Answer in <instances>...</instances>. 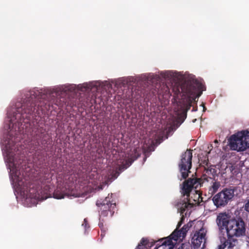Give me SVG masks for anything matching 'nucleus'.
I'll return each instance as SVG.
<instances>
[{
  "label": "nucleus",
  "instance_id": "f257e3e1",
  "mask_svg": "<svg viewBox=\"0 0 249 249\" xmlns=\"http://www.w3.org/2000/svg\"><path fill=\"white\" fill-rule=\"evenodd\" d=\"M73 94L70 86H61L53 89L48 97L40 93L37 90L33 89L28 92L22 107L23 109H58L69 104L68 99Z\"/></svg>",
  "mask_w": 249,
  "mask_h": 249
},
{
  "label": "nucleus",
  "instance_id": "f03ea898",
  "mask_svg": "<svg viewBox=\"0 0 249 249\" xmlns=\"http://www.w3.org/2000/svg\"><path fill=\"white\" fill-rule=\"evenodd\" d=\"M204 86L196 79L191 78L185 81L181 85L175 84L172 88L175 96L182 94L179 101V109H197V102L202 94Z\"/></svg>",
  "mask_w": 249,
  "mask_h": 249
},
{
  "label": "nucleus",
  "instance_id": "7ed1b4c3",
  "mask_svg": "<svg viewBox=\"0 0 249 249\" xmlns=\"http://www.w3.org/2000/svg\"><path fill=\"white\" fill-rule=\"evenodd\" d=\"M13 110H9L7 112V118L5 122L4 128L8 132L5 141V151L6 153V162L8 169L9 170V178L16 195V164L15 156L16 150V116Z\"/></svg>",
  "mask_w": 249,
  "mask_h": 249
},
{
  "label": "nucleus",
  "instance_id": "20e7f679",
  "mask_svg": "<svg viewBox=\"0 0 249 249\" xmlns=\"http://www.w3.org/2000/svg\"><path fill=\"white\" fill-rule=\"evenodd\" d=\"M191 227V223H187L184 225L180 230L176 229L169 236V238H163L157 241H153L150 242L147 238H142L135 249H149L155 245L156 242H159V243L157 245L154 249H158L161 245L165 246H173L174 243L172 242V240L177 242L178 240L180 239L181 238H183L185 237L187 232Z\"/></svg>",
  "mask_w": 249,
  "mask_h": 249
},
{
  "label": "nucleus",
  "instance_id": "39448f33",
  "mask_svg": "<svg viewBox=\"0 0 249 249\" xmlns=\"http://www.w3.org/2000/svg\"><path fill=\"white\" fill-rule=\"evenodd\" d=\"M246 231L245 223L241 217L231 219L229 221L228 228L227 229L228 239H224L223 244L219 246V249H232L236 246L238 241L234 236L239 237L245 234Z\"/></svg>",
  "mask_w": 249,
  "mask_h": 249
},
{
  "label": "nucleus",
  "instance_id": "423d86ee",
  "mask_svg": "<svg viewBox=\"0 0 249 249\" xmlns=\"http://www.w3.org/2000/svg\"><path fill=\"white\" fill-rule=\"evenodd\" d=\"M112 194L111 196L106 197L102 201L98 200L96 205L100 208L99 226L101 230V236H105L107 229L106 227V222L107 217H111L115 212L116 209V202L112 198Z\"/></svg>",
  "mask_w": 249,
  "mask_h": 249
},
{
  "label": "nucleus",
  "instance_id": "0eeeda50",
  "mask_svg": "<svg viewBox=\"0 0 249 249\" xmlns=\"http://www.w3.org/2000/svg\"><path fill=\"white\" fill-rule=\"evenodd\" d=\"M166 112H162L161 120L166 125H170L172 129H176L184 121L187 116L188 110H167Z\"/></svg>",
  "mask_w": 249,
  "mask_h": 249
},
{
  "label": "nucleus",
  "instance_id": "6e6552de",
  "mask_svg": "<svg viewBox=\"0 0 249 249\" xmlns=\"http://www.w3.org/2000/svg\"><path fill=\"white\" fill-rule=\"evenodd\" d=\"M231 150L243 151L249 147V134L248 131L239 132L231 135L228 140Z\"/></svg>",
  "mask_w": 249,
  "mask_h": 249
},
{
  "label": "nucleus",
  "instance_id": "1a4fd4ad",
  "mask_svg": "<svg viewBox=\"0 0 249 249\" xmlns=\"http://www.w3.org/2000/svg\"><path fill=\"white\" fill-rule=\"evenodd\" d=\"M191 180V179L189 178L185 180L181 187V194L183 196H186V197L184 198L183 199L178 200L176 204L178 211L181 214H183L186 209L191 208L194 206L193 203L191 202L190 199L189 198L190 193L193 189Z\"/></svg>",
  "mask_w": 249,
  "mask_h": 249
},
{
  "label": "nucleus",
  "instance_id": "9d476101",
  "mask_svg": "<svg viewBox=\"0 0 249 249\" xmlns=\"http://www.w3.org/2000/svg\"><path fill=\"white\" fill-rule=\"evenodd\" d=\"M192 152L187 150L181 155L180 161L178 164L179 172L181 174L180 180L186 179L188 177V173L192 167Z\"/></svg>",
  "mask_w": 249,
  "mask_h": 249
},
{
  "label": "nucleus",
  "instance_id": "9b49d317",
  "mask_svg": "<svg viewBox=\"0 0 249 249\" xmlns=\"http://www.w3.org/2000/svg\"><path fill=\"white\" fill-rule=\"evenodd\" d=\"M234 196V190L232 189H224L213 196V201L217 207L225 206Z\"/></svg>",
  "mask_w": 249,
  "mask_h": 249
},
{
  "label": "nucleus",
  "instance_id": "f8f14e48",
  "mask_svg": "<svg viewBox=\"0 0 249 249\" xmlns=\"http://www.w3.org/2000/svg\"><path fill=\"white\" fill-rule=\"evenodd\" d=\"M206 232L203 229L196 231L192 238V243L195 249H198L205 240Z\"/></svg>",
  "mask_w": 249,
  "mask_h": 249
},
{
  "label": "nucleus",
  "instance_id": "ddd939ff",
  "mask_svg": "<svg viewBox=\"0 0 249 249\" xmlns=\"http://www.w3.org/2000/svg\"><path fill=\"white\" fill-rule=\"evenodd\" d=\"M216 176V170L213 166H210L207 168L205 167L202 177L204 180L209 181V178L215 180Z\"/></svg>",
  "mask_w": 249,
  "mask_h": 249
},
{
  "label": "nucleus",
  "instance_id": "4468645a",
  "mask_svg": "<svg viewBox=\"0 0 249 249\" xmlns=\"http://www.w3.org/2000/svg\"><path fill=\"white\" fill-rule=\"evenodd\" d=\"M229 221L227 219L226 215L222 213L219 214L217 218V224L221 227H225L226 230L228 228Z\"/></svg>",
  "mask_w": 249,
  "mask_h": 249
},
{
  "label": "nucleus",
  "instance_id": "2eb2a0df",
  "mask_svg": "<svg viewBox=\"0 0 249 249\" xmlns=\"http://www.w3.org/2000/svg\"><path fill=\"white\" fill-rule=\"evenodd\" d=\"M189 179H191V182L192 184L193 188L196 189L200 187L205 181L202 177L200 178H189Z\"/></svg>",
  "mask_w": 249,
  "mask_h": 249
},
{
  "label": "nucleus",
  "instance_id": "dca6fc26",
  "mask_svg": "<svg viewBox=\"0 0 249 249\" xmlns=\"http://www.w3.org/2000/svg\"><path fill=\"white\" fill-rule=\"evenodd\" d=\"M211 186L209 187L208 193L211 195L214 194L218 190L220 187V183L219 181H213Z\"/></svg>",
  "mask_w": 249,
  "mask_h": 249
},
{
  "label": "nucleus",
  "instance_id": "f3484780",
  "mask_svg": "<svg viewBox=\"0 0 249 249\" xmlns=\"http://www.w3.org/2000/svg\"><path fill=\"white\" fill-rule=\"evenodd\" d=\"M140 156V155L138 154L137 156L135 157L134 159H132V158H129L127 159L125 161V163L122 165L119 168V170L121 172L123 170H124L126 169L128 167L130 166L132 162L136 160Z\"/></svg>",
  "mask_w": 249,
  "mask_h": 249
},
{
  "label": "nucleus",
  "instance_id": "a211bd4d",
  "mask_svg": "<svg viewBox=\"0 0 249 249\" xmlns=\"http://www.w3.org/2000/svg\"><path fill=\"white\" fill-rule=\"evenodd\" d=\"M18 196L20 197L21 199H25L28 198V195L27 191L19 190L17 184V199L18 198Z\"/></svg>",
  "mask_w": 249,
  "mask_h": 249
},
{
  "label": "nucleus",
  "instance_id": "6ab92c4d",
  "mask_svg": "<svg viewBox=\"0 0 249 249\" xmlns=\"http://www.w3.org/2000/svg\"><path fill=\"white\" fill-rule=\"evenodd\" d=\"M53 197L56 199H62L64 198L65 195L59 190H56L53 193Z\"/></svg>",
  "mask_w": 249,
  "mask_h": 249
},
{
  "label": "nucleus",
  "instance_id": "aec40b11",
  "mask_svg": "<svg viewBox=\"0 0 249 249\" xmlns=\"http://www.w3.org/2000/svg\"><path fill=\"white\" fill-rule=\"evenodd\" d=\"M119 174H120V172L119 171H114L110 174V176H111V177H109L108 179L109 180V181H112V180L116 179L118 177Z\"/></svg>",
  "mask_w": 249,
  "mask_h": 249
},
{
  "label": "nucleus",
  "instance_id": "412c9836",
  "mask_svg": "<svg viewBox=\"0 0 249 249\" xmlns=\"http://www.w3.org/2000/svg\"><path fill=\"white\" fill-rule=\"evenodd\" d=\"M184 219H185V218H184L183 215H182V217L180 218V221L178 222V223L177 225L176 229L178 230L180 228L181 225L183 224Z\"/></svg>",
  "mask_w": 249,
  "mask_h": 249
},
{
  "label": "nucleus",
  "instance_id": "4be33fe9",
  "mask_svg": "<svg viewBox=\"0 0 249 249\" xmlns=\"http://www.w3.org/2000/svg\"><path fill=\"white\" fill-rule=\"evenodd\" d=\"M82 226H83L85 229L88 228L89 227V223L88 220L86 219H84V222L82 224Z\"/></svg>",
  "mask_w": 249,
  "mask_h": 249
},
{
  "label": "nucleus",
  "instance_id": "5701e85b",
  "mask_svg": "<svg viewBox=\"0 0 249 249\" xmlns=\"http://www.w3.org/2000/svg\"><path fill=\"white\" fill-rule=\"evenodd\" d=\"M245 210L249 212V201H248L245 205Z\"/></svg>",
  "mask_w": 249,
  "mask_h": 249
},
{
  "label": "nucleus",
  "instance_id": "b1692460",
  "mask_svg": "<svg viewBox=\"0 0 249 249\" xmlns=\"http://www.w3.org/2000/svg\"><path fill=\"white\" fill-rule=\"evenodd\" d=\"M91 90H92L93 91H94V90H98L97 87H94L90 89Z\"/></svg>",
  "mask_w": 249,
  "mask_h": 249
},
{
  "label": "nucleus",
  "instance_id": "393cba45",
  "mask_svg": "<svg viewBox=\"0 0 249 249\" xmlns=\"http://www.w3.org/2000/svg\"><path fill=\"white\" fill-rule=\"evenodd\" d=\"M185 245L184 244H182L180 248H179L178 249H184Z\"/></svg>",
  "mask_w": 249,
  "mask_h": 249
},
{
  "label": "nucleus",
  "instance_id": "a878e982",
  "mask_svg": "<svg viewBox=\"0 0 249 249\" xmlns=\"http://www.w3.org/2000/svg\"><path fill=\"white\" fill-rule=\"evenodd\" d=\"M201 106L203 107V109H206V107L204 106V104L203 103H202V104H201Z\"/></svg>",
  "mask_w": 249,
  "mask_h": 249
},
{
  "label": "nucleus",
  "instance_id": "bb28decb",
  "mask_svg": "<svg viewBox=\"0 0 249 249\" xmlns=\"http://www.w3.org/2000/svg\"><path fill=\"white\" fill-rule=\"evenodd\" d=\"M84 88L86 89V90H88L89 89H90L89 86H87L86 87H84Z\"/></svg>",
  "mask_w": 249,
  "mask_h": 249
},
{
  "label": "nucleus",
  "instance_id": "cd10ccee",
  "mask_svg": "<svg viewBox=\"0 0 249 249\" xmlns=\"http://www.w3.org/2000/svg\"><path fill=\"white\" fill-rule=\"evenodd\" d=\"M94 109H98V107H94Z\"/></svg>",
  "mask_w": 249,
  "mask_h": 249
},
{
  "label": "nucleus",
  "instance_id": "c85d7f7f",
  "mask_svg": "<svg viewBox=\"0 0 249 249\" xmlns=\"http://www.w3.org/2000/svg\"><path fill=\"white\" fill-rule=\"evenodd\" d=\"M166 88L167 89V90H166V91H167V90L168 89V87H166Z\"/></svg>",
  "mask_w": 249,
  "mask_h": 249
},
{
  "label": "nucleus",
  "instance_id": "c756f323",
  "mask_svg": "<svg viewBox=\"0 0 249 249\" xmlns=\"http://www.w3.org/2000/svg\"><path fill=\"white\" fill-rule=\"evenodd\" d=\"M192 111H196L197 110L196 109H195V110H192Z\"/></svg>",
  "mask_w": 249,
  "mask_h": 249
},
{
  "label": "nucleus",
  "instance_id": "7c9ffc66",
  "mask_svg": "<svg viewBox=\"0 0 249 249\" xmlns=\"http://www.w3.org/2000/svg\"><path fill=\"white\" fill-rule=\"evenodd\" d=\"M198 197H199L200 196V194H198Z\"/></svg>",
  "mask_w": 249,
  "mask_h": 249
},
{
  "label": "nucleus",
  "instance_id": "2f4dec72",
  "mask_svg": "<svg viewBox=\"0 0 249 249\" xmlns=\"http://www.w3.org/2000/svg\"><path fill=\"white\" fill-rule=\"evenodd\" d=\"M205 110H206L203 109V112H204Z\"/></svg>",
  "mask_w": 249,
  "mask_h": 249
}]
</instances>
